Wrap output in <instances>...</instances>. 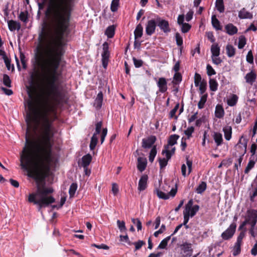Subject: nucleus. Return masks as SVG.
<instances>
[{
	"label": "nucleus",
	"instance_id": "f257e3e1",
	"mask_svg": "<svg viewBox=\"0 0 257 257\" xmlns=\"http://www.w3.org/2000/svg\"><path fill=\"white\" fill-rule=\"evenodd\" d=\"M48 2L46 16L50 24L43 23L38 39L41 47H62L63 36L69 25L73 0Z\"/></svg>",
	"mask_w": 257,
	"mask_h": 257
},
{
	"label": "nucleus",
	"instance_id": "f03ea898",
	"mask_svg": "<svg viewBox=\"0 0 257 257\" xmlns=\"http://www.w3.org/2000/svg\"><path fill=\"white\" fill-rule=\"evenodd\" d=\"M102 124V122L99 121L95 125V132L91 138L90 144V148L91 150L95 148L99 136H100L101 143L102 144L107 135V130L106 128H103L101 131Z\"/></svg>",
	"mask_w": 257,
	"mask_h": 257
},
{
	"label": "nucleus",
	"instance_id": "7ed1b4c3",
	"mask_svg": "<svg viewBox=\"0 0 257 257\" xmlns=\"http://www.w3.org/2000/svg\"><path fill=\"white\" fill-rule=\"evenodd\" d=\"M257 222V210L250 209L247 210L245 221L241 226H243L248 224L250 226L254 227Z\"/></svg>",
	"mask_w": 257,
	"mask_h": 257
},
{
	"label": "nucleus",
	"instance_id": "20e7f679",
	"mask_svg": "<svg viewBox=\"0 0 257 257\" xmlns=\"http://www.w3.org/2000/svg\"><path fill=\"white\" fill-rule=\"evenodd\" d=\"M247 141L243 137H241L235 146L236 153L235 155L237 154L238 157H243L246 152Z\"/></svg>",
	"mask_w": 257,
	"mask_h": 257
},
{
	"label": "nucleus",
	"instance_id": "39448f33",
	"mask_svg": "<svg viewBox=\"0 0 257 257\" xmlns=\"http://www.w3.org/2000/svg\"><path fill=\"white\" fill-rule=\"evenodd\" d=\"M185 16L184 15H180L177 19V23L181 28V32L183 33L188 32L191 28V26L186 23H184Z\"/></svg>",
	"mask_w": 257,
	"mask_h": 257
},
{
	"label": "nucleus",
	"instance_id": "423d86ee",
	"mask_svg": "<svg viewBox=\"0 0 257 257\" xmlns=\"http://www.w3.org/2000/svg\"><path fill=\"white\" fill-rule=\"evenodd\" d=\"M236 227V225L235 223H231L229 227L221 234L222 238L224 240L231 238L235 232Z\"/></svg>",
	"mask_w": 257,
	"mask_h": 257
},
{
	"label": "nucleus",
	"instance_id": "0eeeda50",
	"mask_svg": "<svg viewBox=\"0 0 257 257\" xmlns=\"http://www.w3.org/2000/svg\"><path fill=\"white\" fill-rule=\"evenodd\" d=\"M193 203V200L192 199L190 200L186 205L184 210L187 211L188 214L190 215V217L194 216L199 209V206L197 205L192 206Z\"/></svg>",
	"mask_w": 257,
	"mask_h": 257
},
{
	"label": "nucleus",
	"instance_id": "6e6552de",
	"mask_svg": "<svg viewBox=\"0 0 257 257\" xmlns=\"http://www.w3.org/2000/svg\"><path fill=\"white\" fill-rule=\"evenodd\" d=\"M156 141V137L154 136H150L143 139L142 146L144 149L151 148Z\"/></svg>",
	"mask_w": 257,
	"mask_h": 257
},
{
	"label": "nucleus",
	"instance_id": "1a4fd4ad",
	"mask_svg": "<svg viewBox=\"0 0 257 257\" xmlns=\"http://www.w3.org/2000/svg\"><path fill=\"white\" fill-rule=\"evenodd\" d=\"M155 192L157 195V196L160 199H163L165 200L168 199L170 196L172 197H174L177 192L176 189H172L170 192L168 194H166L159 189H156L155 190Z\"/></svg>",
	"mask_w": 257,
	"mask_h": 257
},
{
	"label": "nucleus",
	"instance_id": "9d476101",
	"mask_svg": "<svg viewBox=\"0 0 257 257\" xmlns=\"http://www.w3.org/2000/svg\"><path fill=\"white\" fill-rule=\"evenodd\" d=\"M156 22L158 23V27L164 33H168L170 31L169 22L167 21L162 19L160 17H157Z\"/></svg>",
	"mask_w": 257,
	"mask_h": 257
},
{
	"label": "nucleus",
	"instance_id": "9b49d317",
	"mask_svg": "<svg viewBox=\"0 0 257 257\" xmlns=\"http://www.w3.org/2000/svg\"><path fill=\"white\" fill-rule=\"evenodd\" d=\"M192 162L187 158L186 164H183L181 167V173L184 177L189 175L192 171Z\"/></svg>",
	"mask_w": 257,
	"mask_h": 257
},
{
	"label": "nucleus",
	"instance_id": "f8f14e48",
	"mask_svg": "<svg viewBox=\"0 0 257 257\" xmlns=\"http://www.w3.org/2000/svg\"><path fill=\"white\" fill-rule=\"evenodd\" d=\"M175 151V147L174 146L167 144L163 150L162 154L165 155L168 160H169L174 154Z\"/></svg>",
	"mask_w": 257,
	"mask_h": 257
},
{
	"label": "nucleus",
	"instance_id": "ddd939ff",
	"mask_svg": "<svg viewBox=\"0 0 257 257\" xmlns=\"http://www.w3.org/2000/svg\"><path fill=\"white\" fill-rule=\"evenodd\" d=\"M249 195L251 201H253L254 198L257 196V179L255 178L251 184V187L249 190Z\"/></svg>",
	"mask_w": 257,
	"mask_h": 257
},
{
	"label": "nucleus",
	"instance_id": "4468645a",
	"mask_svg": "<svg viewBox=\"0 0 257 257\" xmlns=\"http://www.w3.org/2000/svg\"><path fill=\"white\" fill-rule=\"evenodd\" d=\"M156 21L153 19L148 22L146 27V32L147 35H151L155 32L156 27Z\"/></svg>",
	"mask_w": 257,
	"mask_h": 257
},
{
	"label": "nucleus",
	"instance_id": "2eb2a0df",
	"mask_svg": "<svg viewBox=\"0 0 257 257\" xmlns=\"http://www.w3.org/2000/svg\"><path fill=\"white\" fill-rule=\"evenodd\" d=\"M148 177L146 175H143L140 178L139 184H138V190L140 191L145 190L147 187V181Z\"/></svg>",
	"mask_w": 257,
	"mask_h": 257
},
{
	"label": "nucleus",
	"instance_id": "dca6fc26",
	"mask_svg": "<svg viewBox=\"0 0 257 257\" xmlns=\"http://www.w3.org/2000/svg\"><path fill=\"white\" fill-rule=\"evenodd\" d=\"M157 86L161 92L164 93L167 90V83L165 78L161 77L158 79Z\"/></svg>",
	"mask_w": 257,
	"mask_h": 257
},
{
	"label": "nucleus",
	"instance_id": "f3484780",
	"mask_svg": "<svg viewBox=\"0 0 257 257\" xmlns=\"http://www.w3.org/2000/svg\"><path fill=\"white\" fill-rule=\"evenodd\" d=\"M147 159L143 157H139L138 158L137 167L138 170L143 172L146 169L147 166Z\"/></svg>",
	"mask_w": 257,
	"mask_h": 257
},
{
	"label": "nucleus",
	"instance_id": "a211bd4d",
	"mask_svg": "<svg viewBox=\"0 0 257 257\" xmlns=\"http://www.w3.org/2000/svg\"><path fill=\"white\" fill-rule=\"evenodd\" d=\"M0 55L3 56V58L4 60L5 63L6 65L7 69L9 70H13L14 69V67L13 65L11 66V60L6 55L4 51L0 49Z\"/></svg>",
	"mask_w": 257,
	"mask_h": 257
},
{
	"label": "nucleus",
	"instance_id": "6ab92c4d",
	"mask_svg": "<svg viewBox=\"0 0 257 257\" xmlns=\"http://www.w3.org/2000/svg\"><path fill=\"white\" fill-rule=\"evenodd\" d=\"M256 74L254 72L251 71L249 73H248L246 74L245 76V79L246 82L249 84L250 85H252L254 82H255L256 79Z\"/></svg>",
	"mask_w": 257,
	"mask_h": 257
},
{
	"label": "nucleus",
	"instance_id": "aec40b11",
	"mask_svg": "<svg viewBox=\"0 0 257 257\" xmlns=\"http://www.w3.org/2000/svg\"><path fill=\"white\" fill-rule=\"evenodd\" d=\"M223 132L225 139L229 141L232 137V127L229 125H225L223 127Z\"/></svg>",
	"mask_w": 257,
	"mask_h": 257
},
{
	"label": "nucleus",
	"instance_id": "412c9836",
	"mask_svg": "<svg viewBox=\"0 0 257 257\" xmlns=\"http://www.w3.org/2000/svg\"><path fill=\"white\" fill-rule=\"evenodd\" d=\"M238 17L240 19H251L252 18V14L247 11L245 9H242L238 13Z\"/></svg>",
	"mask_w": 257,
	"mask_h": 257
},
{
	"label": "nucleus",
	"instance_id": "4be33fe9",
	"mask_svg": "<svg viewBox=\"0 0 257 257\" xmlns=\"http://www.w3.org/2000/svg\"><path fill=\"white\" fill-rule=\"evenodd\" d=\"M212 137L217 146H219L222 144L223 137L221 133L218 132H214Z\"/></svg>",
	"mask_w": 257,
	"mask_h": 257
},
{
	"label": "nucleus",
	"instance_id": "5701e85b",
	"mask_svg": "<svg viewBox=\"0 0 257 257\" xmlns=\"http://www.w3.org/2000/svg\"><path fill=\"white\" fill-rule=\"evenodd\" d=\"M238 97L236 94H231L227 99V103L230 106L235 105L238 101Z\"/></svg>",
	"mask_w": 257,
	"mask_h": 257
},
{
	"label": "nucleus",
	"instance_id": "b1692460",
	"mask_svg": "<svg viewBox=\"0 0 257 257\" xmlns=\"http://www.w3.org/2000/svg\"><path fill=\"white\" fill-rule=\"evenodd\" d=\"M8 27L11 31H14L19 30L21 28V25L16 21L11 20L8 22Z\"/></svg>",
	"mask_w": 257,
	"mask_h": 257
},
{
	"label": "nucleus",
	"instance_id": "393cba45",
	"mask_svg": "<svg viewBox=\"0 0 257 257\" xmlns=\"http://www.w3.org/2000/svg\"><path fill=\"white\" fill-rule=\"evenodd\" d=\"M224 115V110L222 106L220 104H217L215 107V115L216 117L220 118L223 117Z\"/></svg>",
	"mask_w": 257,
	"mask_h": 257
},
{
	"label": "nucleus",
	"instance_id": "a878e982",
	"mask_svg": "<svg viewBox=\"0 0 257 257\" xmlns=\"http://www.w3.org/2000/svg\"><path fill=\"white\" fill-rule=\"evenodd\" d=\"M226 33L229 35H233L237 32V28L232 24H229L225 27Z\"/></svg>",
	"mask_w": 257,
	"mask_h": 257
},
{
	"label": "nucleus",
	"instance_id": "bb28decb",
	"mask_svg": "<svg viewBox=\"0 0 257 257\" xmlns=\"http://www.w3.org/2000/svg\"><path fill=\"white\" fill-rule=\"evenodd\" d=\"M92 160V157L90 154H87L82 158L81 165L83 168L88 166Z\"/></svg>",
	"mask_w": 257,
	"mask_h": 257
},
{
	"label": "nucleus",
	"instance_id": "cd10ccee",
	"mask_svg": "<svg viewBox=\"0 0 257 257\" xmlns=\"http://www.w3.org/2000/svg\"><path fill=\"white\" fill-rule=\"evenodd\" d=\"M226 54L228 57H232L235 54V48L231 44H227L225 48Z\"/></svg>",
	"mask_w": 257,
	"mask_h": 257
},
{
	"label": "nucleus",
	"instance_id": "c85d7f7f",
	"mask_svg": "<svg viewBox=\"0 0 257 257\" xmlns=\"http://www.w3.org/2000/svg\"><path fill=\"white\" fill-rule=\"evenodd\" d=\"M103 100V94L102 92H99L95 100L94 105L96 108H99L101 107Z\"/></svg>",
	"mask_w": 257,
	"mask_h": 257
},
{
	"label": "nucleus",
	"instance_id": "c756f323",
	"mask_svg": "<svg viewBox=\"0 0 257 257\" xmlns=\"http://www.w3.org/2000/svg\"><path fill=\"white\" fill-rule=\"evenodd\" d=\"M220 47L217 43H214L211 47V55L219 56L220 55Z\"/></svg>",
	"mask_w": 257,
	"mask_h": 257
},
{
	"label": "nucleus",
	"instance_id": "7c9ffc66",
	"mask_svg": "<svg viewBox=\"0 0 257 257\" xmlns=\"http://www.w3.org/2000/svg\"><path fill=\"white\" fill-rule=\"evenodd\" d=\"M211 22L213 27L217 30H221V26H220V22L218 19L216 18L215 15L212 16Z\"/></svg>",
	"mask_w": 257,
	"mask_h": 257
},
{
	"label": "nucleus",
	"instance_id": "2f4dec72",
	"mask_svg": "<svg viewBox=\"0 0 257 257\" xmlns=\"http://www.w3.org/2000/svg\"><path fill=\"white\" fill-rule=\"evenodd\" d=\"M143 28L141 24H140L137 25L134 32L135 37L136 39L140 38L142 37L143 34Z\"/></svg>",
	"mask_w": 257,
	"mask_h": 257
},
{
	"label": "nucleus",
	"instance_id": "473e14b6",
	"mask_svg": "<svg viewBox=\"0 0 257 257\" xmlns=\"http://www.w3.org/2000/svg\"><path fill=\"white\" fill-rule=\"evenodd\" d=\"M215 8L220 13H223L224 11V6L223 0H216Z\"/></svg>",
	"mask_w": 257,
	"mask_h": 257
},
{
	"label": "nucleus",
	"instance_id": "72a5a7b5",
	"mask_svg": "<svg viewBox=\"0 0 257 257\" xmlns=\"http://www.w3.org/2000/svg\"><path fill=\"white\" fill-rule=\"evenodd\" d=\"M157 147L156 146H153L149 154V160L150 162H153L157 155Z\"/></svg>",
	"mask_w": 257,
	"mask_h": 257
},
{
	"label": "nucleus",
	"instance_id": "f704fd0d",
	"mask_svg": "<svg viewBox=\"0 0 257 257\" xmlns=\"http://www.w3.org/2000/svg\"><path fill=\"white\" fill-rule=\"evenodd\" d=\"M109 53H102V65L104 68H106L109 60Z\"/></svg>",
	"mask_w": 257,
	"mask_h": 257
},
{
	"label": "nucleus",
	"instance_id": "c9c22d12",
	"mask_svg": "<svg viewBox=\"0 0 257 257\" xmlns=\"http://www.w3.org/2000/svg\"><path fill=\"white\" fill-rule=\"evenodd\" d=\"M207 94H204L201 96L200 99L198 103V107L199 109H202L204 107V104L207 100Z\"/></svg>",
	"mask_w": 257,
	"mask_h": 257
},
{
	"label": "nucleus",
	"instance_id": "e433bc0d",
	"mask_svg": "<svg viewBox=\"0 0 257 257\" xmlns=\"http://www.w3.org/2000/svg\"><path fill=\"white\" fill-rule=\"evenodd\" d=\"M209 87L211 91H215L217 90L218 83L217 81L214 79H210L209 80Z\"/></svg>",
	"mask_w": 257,
	"mask_h": 257
},
{
	"label": "nucleus",
	"instance_id": "4c0bfd02",
	"mask_svg": "<svg viewBox=\"0 0 257 257\" xmlns=\"http://www.w3.org/2000/svg\"><path fill=\"white\" fill-rule=\"evenodd\" d=\"M105 34L107 36L108 38H112L114 34V27L113 26H110L108 27L106 29Z\"/></svg>",
	"mask_w": 257,
	"mask_h": 257
},
{
	"label": "nucleus",
	"instance_id": "58836bf2",
	"mask_svg": "<svg viewBox=\"0 0 257 257\" xmlns=\"http://www.w3.org/2000/svg\"><path fill=\"white\" fill-rule=\"evenodd\" d=\"M194 132V127L193 126L188 127L185 131L184 134L186 136L185 137L186 139H189L192 137V135Z\"/></svg>",
	"mask_w": 257,
	"mask_h": 257
},
{
	"label": "nucleus",
	"instance_id": "ea45409f",
	"mask_svg": "<svg viewBox=\"0 0 257 257\" xmlns=\"http://www.w3.org/2000/svg\"><path fill=\"white\" fill-rule=\"evenodd\" d=\"M206 189V183L204 182H202L197 187L196 191L198 194H201Z\"/></svg>",
	"mask_w": 257,
	"mask_h": 257
},
{
	"label": "nucleus",
	"instance_id": "a19ab883",
	"mask_svg": "<svg viewBox=\"0 0 257 257\" xmlns=\"http://www.w3.org/2000/svg\"><path fill=\"white\" fill-rule=\"evenodd\" d=\"M170 237H171V236H168V237H166L164 239H163L161 241V242H160V243L159 244L158 248H160V249H164V248H165L167 246V244H168V241L170 239Z\"/></svg>",
	"mask_w": 257,
	"mask_h": 257
},
{
	"label": "nucleus",
	"instance_id": "79ce46f5",
	"mask_svg": "<svg viewBox=\"0 0 257 257\" xmlns=\"http://www.w3.org/2000/svg\"><path fill=\"white\" fill-rule=\"evenodd\" d=\"M179 138V136L178 135H171L168 140V144L174 146L175 144H177V142Z\"/></svg>",
	"mask_w": 257,
	"mask_h": 257
},
{
	"label": "nucleus",
	"instance_id": "37998d69",
	"mask_svg": "<svg viewBox=\"0 0 257 257\" xmlns=\"http://www.w3.org/2000/svg\"><path fill=\"white\" fill-rule=\"evenodd\" d=\"M245 236V234L244 232H241L237 238L236 242L235 243V245H237L238 246H241L242 244V239Z\"/></svg>",
	"mask_w": 257,
	"mask_h": 257
},
{
	"label": "nucleus",
	"instance_id": "c03bdc74",
	"mask_svg": "<svg viewBox=\"0 0 257 257\" xmlns=\"http://www.w3.org/2000/svg\"><path fill=\"white\" fill-rule=\"evenodd\" d=\"M77 185L75 183H72L69 188V193L71 197H73L77 190Z\"/></svg>",
	"mask_w": 257,
	"mask_h": 257
},
{
	"label": "nucleus",
	"instance_id": "a18cd8bd",
	"mask_svg": "<svg viewBox=\"0 0 257 257\" xmlns=\"http://www.w3.org/2000/svg\"><path fill=\"white\" fill-rule=\"evenodd\" d=\"M246 44V39L244 36H240L239 38L238 47L239 49L243 48Z\"/></svg>",
	"mask_w": 257,
	"mask_h": 257
},
{
	"label": "nucleus",
	"instance_id": "49530a36",
	"mask_svg": "<svg viewBox=\"0 0 257 257\" xmlns=\"http://www.w3.org/2000/svg\"><path fill=\"white\" fill-rule=\"evenodd\" d=\"M119 4V0H112L111 2L110 9L113 12H116L117 10Z\"/></svg>",
	"mask_w": 257,
	"mask_h": 257
},
{
	"label": "nucleus",
	"instance_id": "de8ad7c7",
	"mask_svg": "<svg viewBox=\"0 0 257 257\" xmlns=\"http://www.w3.org/2000/svg\"><path fill=\"white\" fill-rule=\"evenodd\" d=\"M235 157L237 158L236 163L234 164V167L235 169L238 171L239 168L241 166V162L243 160V157H238L237 154L235 155Z\"/></svg>",
	"mask_w": 257,
	"mask_h": 257
},
{
	"label": "nucleus",
	"instance_id": "09e8293b",
	"mask_svg": "<svg viewBox=\"0 0 257 257\" xmlns=\"http://www.w3.org/2000/svg\"><path fill=\"white\" fill-rule=\"evenodd\" d=\"M206 70H207V73L208 76H210L213 75H215L216 74V72L214 70V69L209 64L207 65Z\"/></svg>",
	"mask_w": 257,
	"mask_h": 257
},
{
	"label": "nucleus",
	"instance_id": "8fccbe9b",
	"mask_svg": "<svg viewBox=\"0 0 257 257\" xmlns=\"http://www.w3.org/2000/svg\"><path fill=\"white\" fill-rule=\"evenodd\" d=\"M250 95H251V94L250 93H249L248 96H247V103H249V105L250 106H252L253 107L256 104V101H255V99L254 98H250Z\"/></svg>",
	"mask_w": 257,
	"mask_h": 257
},
{
	"label": "nucleus",
	"instance_id": "3c124183",
	"mask_svg": "<svg viewBox=\"0 0 257 257\" xmlns=\"http://www.w3.org/2000/svg\"><path fill=\"white\" fill-rule=\"evenodd\" d=\"M145 244V242L143 240H139L137 242L131 243V244H134L135 246V250L140 249L142 246Z\"/></svg>",
	"mask_w": 257,
	"mask_h": 257
},
{
	"label": "nucleus",
	"instance_id": "603ef678",
	"mask_svg": "<svg viewBox=\"0 0 257 257\" xmlns=\"http://www.w3.org/2000/svg\"><path fill=\"white\" fill-rule=\"evenodd\" d=\"M117 224L119 229L120 230V231L121 232L125 231L126 227H125V223L124 221H121L118 220L117 221Z\"/></svg>",
	"mask_w": 257,
	"mask_h": 257
},
{
	"label": "nucleus",
	"instance_id": "864d4df0",
	"mask_svg": "<svg viewBox=\"0 0 257 257\" xmlns=\"http://www.w3.org/2000/svg\"><path fill=\"white\" fill-rule=\"evenodd\" d=\"M211 59L212 62L215 65H218L222 62V60L219 56L211 55Z\"/></svg>",
	"mask_w": 257,
	"mask_h": 257
},
{
	"label": "nucleus",
	"instance_id": "5fc2aeb1",
	"mask_svg": "<svg viewBox=\"0 0 257 257\" xmlns=\"http://www.w3.org/2000/svg\"><path fill=\"white\" fill-rule=\"evenodd\" d=\"M175 38L177 45L179 46H182L183 44V39L179 33H176Z\"/></svg>",
	"mask_w": 257,
	"mask_h": 257
},
{
	"label": "nucleus",
	"instance_id": "6e6d98bb",
	"mask_svg": "<svg viewBox=\"0 0 257 257\" xmlns=\"http://www.w3.org/2000/svg\"><path fill=\"white\" fill-rule=\"evenodd\" d=\"M132 221L134 224L136 225L138 230H140L142 229V223L139 219L133 218L132 219Z\"/></svg>",
	"mask_w": 257,
	"mask_h": 257
},
{
	"label": "nucleus",
	"instance_id": "4d7b16f0",
	"mask_svg": "<svg viewBox=\"0 0 257 257\" xmlns=\"http://www.w3.org/2000/svg\"><path fill=\"white\" fill-rule=\"evenodd\" d=\"M19 19L23 22L27 23L28 21V17L27 12H21L19 15Z\"/></svg>",
	"mask_w": 257,
	"mask_h": 257
},
{
	"label": "nucleus",
	"instance_id": "13d9d810",
	"mask_svg": "<svg viewBox=\"0 0 257 257\" xmlns=\"http://www.w3.org/2000/svg\"><path fill=\"white\" fill-rule=\"evenodd\" d=\"M198 86H199V90L200 94L203 95L204 93L206 91V83L205 82H202L200 84V85Z\"/></svg>",
	"mask_w": 257,
	"mask_h": 257
},
{
	"label": "nucleus",
	"instance_id": "bf43d9fd",
	"mask_svg": "<svg viewBox=\"0 0 257 257\" xmlns=\"http://www.w3.org/2000/svg\"><path fill=\"white\" fill-rule=\"evenodd\" d=\"M203 81H201V76L196 73L195 75V81H194V84L196 86H198Z\"/></svg>",
	"mask_w": 257,
	"mask_h": 257
},
{
	"label": "nucleus",
	"instance_id": "052dcab7",
	"mask_svg": "<svg viewBox=\"0 0 257 257\" xmlns=\"http://www.w3.org/2000/svg\"><path fill=\"white\" fill-rule=\"evenodd\" d=\"M4 84L7 87H11V80L7 75H4L3 78Z\"/></svg>",
	"mask_w": 257,
	"mask_h": 257
},
{
	"label": "nucleus",
	"instance_id": "680f3d73",
	"mask_svg": "<svg viewBox=\"0 0 257 257\" xmlns=\"http://www.w3.org/2000/svg\"><path fill=\"white\" fill-rule=\"evenodd\" d=\"M169 160L167 159V158H163V159H160L159 160V164L160 166L161 169L164 168L167 165V162Z\"/></svg>",
	"mask_w": 257,
	"mask_h": 257
},
{
	"label": "nucleus",
	"instance_id": "e2e57ef3",
	"mask_svg": "<svg viewBox=\"0 0 257 257\" xmlns=\"http://www.w3.org/2000/svg\"><path fill=\"white\" fill-rule=\"evenodd\" d=\"M165 229H166L165 225L164 224H162L161 226V228L158 231H156V232H154V236L155 237H158L159 234H161L163 232H164V231L165 230Z\"/></svg>",
	"mask_w": 257,
	"mask_h": 257
},
{
	"label": "nucleus",
	"instance_id": "0e129e2a",
	"mask_svg": "<svg viewBox=\"0 0 257 257\" xmlns=\"http://www.w3.org/2000/svg\"><path fill=\"white\" fill-rule=\"evenodd\" d=\"M240 247L234 245L232 250V254L234 256L237 255L240 253Z\"/></svg>",
	"mask_w": 257,
	"mask_h": 257
},
{
	"label": "nucleus",
	"instance_id": "69168bd1",
	"mask_svg": "<svg viewBox=\"0 0 257 257\" xmlns=\"http://www.w3.org/2000/svg\"><path fill=\"white\" fill-rule=\"evenodd\" d=\"M192 245L191 243H185L183 244L182 249L184 252L191 251Z\"/></svg>",
	"mask_w": 257,
	"mask_h": 257
},
{
	"label": "nucleus",
	"instance_id": "338daca9",
	"mask_svg": "<svg viewBox=\"0 0 257 257\" xmlns=\"http://www.w3.org/2000/svg\"><path fill=\"white\" fill-rule=\"evenodd\" d=\"M134 65L136 67H140L143 64V61L141 60L137 59L135 58L133 59Z\"/></svg>",
	"mask_w": 257,
	"mask_h": 257
},
{
	"label": "nucleus",
	"instance_id": "774afa93",
	"mask_svg": "<svg viewBox=\"0 0 257 257\" xmlns=\"http://www.w3.org/2000/svg\"><path fill=\"white\" fill-rule=\"evenodd\" d=\"M251 254L253 256H256L257 255V241L255 242V244L253 245L252 248L250 250Z\"/></svg>",
	"mask_w": 257,
	"mask_h": 257
}]
</instances>
